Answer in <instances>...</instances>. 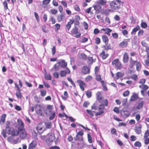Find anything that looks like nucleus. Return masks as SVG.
<instances>
[{
  "label": "nucleus",
  "instance_id": "6",
  "mask_svg": "<svg viewBox=\"0 0 149 149\" xmlns=\"http://www.w3.org/2000/svg\"><path fill=\"white\" fill-rule=\"evenodd\" d=\"M84 134V132L81 130L77 133V135L75 138V141L79 140L80 141L83 140V136Z\"/></svg>",
  "mask_w": 149,
  "mask_h": 149
},
{
  "label": "nucleus",
  "instance_id": "27",
  "mask_svg": "<svg viewBox=\"0 0 149 149\" xmlns=\"http://www.w3.org/2000/svg\"><path fill=\"white\" fill-rule=\"evenodd\" d=\"M73 21L72 20L70 19V22H68L66 26V27L68 30H69L71 27V25L72 24Z\"/></svg>",
  "mask_w": 149,
  "mask_h": 149
},
{
  "label": "nucleus",
  "instance_id": "55",
  "mask_svg": "<svg viewBox=\"0 0 149 149\" xmlns=\"http://www.w3.org/2000/svg\"><path fill=\"white\" fill-rule=\"evenodd\" d=\"M50 114H51V115L49 117V119L50 120H52L54 118L55 113L54 112L53 113H51Z\"/></svg>",
  "mask_w": 149,
  "mask_h": 149
},
{
  "label": "nucleus",
  "instance_id": "62",
  "mask_svg": "<svg viewBox=\"0 0 149 149\" xmlns=\"http://www.w3.org/2000/svg\"><path fill=\"white\" fill-rule=\"evenodd\" d=\"M83 25L84 27V29L86 30H87L88 28V24L86 22H83Z\"/></svg>",
  "mask_w": 149,
  "mask_h": 149
},
{
  "label": "nucleus",
  "instance_id": "56",
  "mask_svg": "<svg viewBox=\"0 0 149 149\" xmlns=\"http://www.w3.org/2000/svg\"><path fill=\"white\" fill-rule=\"evenodd\" d=\"M7 140L8 142L12 143L13 142V139L12 136H10L8 138Z\"/></svg>",
  "mask_w": 149,
  "mask_h": 149
},
{
  "label": "nucleus",
  "instance_id": "57",
  "mask_svg": "<svg viewBox=\"0 0 149 149\" xmlns=\"http://www.w3.org/2000/svg\"><path fill=\"white\" fill-rule=\"evenodd\" d=\"M93 78L91 76H88L85 78V80L86 81H91L92 79Z\"/></svg>",
  "mask_w": 149,
  "mask_h": 149
},
{
  "label": "nucleus",
  "instance_id": "33",
  "mask_svg": "<svg viewBox=\"0 0 149 149\" xmlns=\"http://www.w3.org/2000/svg\"><path fill=\"white\" fill-rule=\"evenodd\" d=\"M110 11V9H104L103 10H102L101 13L103 14H105L106 15H107L109 14V13Z\"/></svg>",
  "mask_w": 149,
  "mask_h": 149
},
{
  "label": "nucleus",
  "instance_id": "10",
  "mask_svg": "<svg viewBox=\"0 0 149 149\" xmlns=\"http://www.w3.org/2000/svg\"><path fill=\"white\" fill-rule=\"evenodd\" d=\"M77 82L79 84L81 90L83 91H84V86H86V84L82 81L79 79L77 81Z\"/></svg>",
  "mask_w": 149,
  "mask_h": 149
},
{
  "label": "nucleus",
  "instance_id": "34",
  "mask_svg": "<svg viewBox=\"0 0 149 149\" xmlns=\"http://www.w3.org/2000/svg\"><path fill=\"white\" fill-rule=\"evenodd\" d=\"M100 103H102L101 104H103L104 107L107 106L108 105V102L107 100L106 99H103L102 100V102Z\"/></svg>",
  "mask_w": 149,
  "mask_h": 149
},
{
  "label": "nucleus",
  "instance_id": "53",
  "mask_svg": "<svg viewBox=\"0 0 149 149\" xmlns=\"http://www.w3.org/2000/svg\"><path fill=\"white\" fill-rule=\"evenodd\" d=\"M111 133L112 134H116V131L115 129L112 128L111 129Z\"/></svg>",
  "mask_w": 149,
  "mask_h": 149
},
{
  "label": "nucleus",
  "instance_id": "58",
  "mask_svg": "<svg viewBox=\"0 0 149 149\" xmlns=\"http://www.w3.org/2000/svg\"><path fill=\"white\" fill-rule=\"evenodd\" d=\"M56 48L55 46H54L52 49V55H54L56 52Z\"/></svg>",
  "mask_w": 149,
  "mask_h": 149
},
{
  "label": "nucleus",
  "instance_id": "15",
  "mask_svg": "<svg viewBox=\"0 0 149 149\" xmlns=\"http://www.w3.org/2000/svg\"><path fill=\"white\" fill-rule=\"evenodd\" d=\"M65 17V13H62L59 14L57 17V21L58 22H61L63 20Z\"/></svg>",
  "mask_w": 149,
  "mask_h": 149
},
{
  "label": "nucleus",
  "instance_id": "4",
  "mask_svg": "<svg viewBox=\"0 0 149 149\" xmlns=\"http://www.w3.org/2000/svg\"><path fill=\"white\" fill-rule=\"evenodd\" d=\"M36 128L38 132L40 134H42L43 132L46 131V129L45 128V126L44 125L43 123H42V122L38 125Z\"/></svg>",
  "mask_w": 149,
  "mask_h": 149
},
{
  "label": "nucleus",
  "instance_id": "19",
  "mask_svg": "<svg viewBox=\"0 0 149 149\" xmlns=\"http://www.w3.org/2000/svg\"><path fill=\"white\" fill-rule=\"evenodd\" d=\"M52 106L48 105L47 107V109L46 110V113L47 114H49L51 113L52 112Z\"/></svg>",
  "mask_w": 149,
  "mask_h": 149
},
{
  "label": "nucleus",
  "instance_id": "24",
  "mask_svg": "<svg viewBox=\"0 0 149 149\" xmlns=\"http://www.w3.org/2000/svg\"><path fill=\"white\" fill-rule=\"evenodd\" d=\"M100 56L103 59H105L108 57L109 54L107 53L105 54V52L103 51L100 54Z\"/></svg>",
  "mask_w": 149,
  "mask_h": 149
},
{
  "label": "nucleus",
  "instance_id": "35",
  "mask_svg": "<svg viewBox=\"0 0 149 149\" xmlns=\"http://www.w3.org/2000/svg\"><path fill=\"white\" fill-rule=\"evenodd\" d=\"M101 83L103 87V90L105 91H107V88L106 86V84L104 82V81H101Z\"/></svg>",
  "mask_w": 149,
  "mask_h": 149
},
{
  "label": "nucleus",
  "instance_id": "48",
  "mask_svg": "<svg viewBox=\"0 0 149 149\" xmlns=\"http://www.w3.org/2000/svg\"><path fill=\"white\" fill-rule=\"evenodd\" d=\"M88 138V142L90 143H91L92 142V139L91 135L88 134H87Z\"/></svg>",
  "mask_w": 149,
  "mask_h": 149
},
{
  "label": "nucleus",
  "instance_id": "16",
  "mask_svg": "<svg viewBox=\"0 0 149 149\" xmlns=\"http://www.w3.org/2000/svg\"><path fill=\"white\" fill-rule=\"evenodd\" d=\"M82 72L84 74H86L89 73L90 70L86 66H84L82 69Z\"/></svg>",
  "mask_w": 149,
  "mask_h": 149
},
{
  "label": "nucleus",
  "instance_id": "32",
  "mask_svg": "<svg viewBox=\"0 0 149 149\" xmlns=\"http://www.w3.org/2000/svg\"><path fill=\"white\" fill-rule=\"evenodd\" d=\"M134 146L135 147L140 148L141 146L142 145L140 141H137L134 143Z\"/></svg>",
  "mask_w": 149,
  "mask_h": 149
},
{
  "label": "nucleus",
  "instance_id": "12",
  "mask_svg": "<svg viewBox=\"0 0 149 149\" xmlns=\"http://www.w3.org/2000/svg\"><path fill=\"white\" fill-rule=\"evenodd\" d=\"M37 145V142L35 141H33L29 145L28 149H34Z\"/></svg>",
  "mask_w": 149,
  "mask_h": 149
},
{
  "label": "nucleus",
  "instance_id": "2",
  "mask_svg": "<svg viewBox=\"0 0 149 149\" xmlns=\"http://www.w3.org/2000/svg\"><path fill=\"white\" fill-rule=\"evenodd\" d=\"M109 5L111 8L115 10L118 9L120 8V3L116 1H111L109 3Z\"/></svg>",
  "mask_w": 149,
  "mask_h": 149
},
{
  "label": "nucleus",
  "instance_id": "17",
  "mask_svg": "<svg viewBox=\"0 0 149 149\" xmlns=\"http://www.w3.org/2000/svg\"><path fill=\"white\" fill-rule=\"evenodd\" d=\"M141 127L140 125L138 126H136L135 127V131L136 134H140L141 133Z\"/></svg>",
  "mask_w": 149,
  "mask_h": 149
},
{
  "label": "nucleus",
  "instance_id": "64",
  "mask_svg": "<svg viewBox=\"0 0 149 149\" xmlns=\"http://www.w3.org/2000/svg\"><path fill=\"white\" fill-rule=\"evenodd\" d=\"M49 149H60L59 147L57 146H52L49 147Z\"/></svg>",
  "mask_w": 149,
  "mask_h": 149
},
{
  "label": "nucleus",
  "instance_id": "3",
  "mask_svg": "<svg viewBox=\"0 0 149 149\" xmlns=\"http://www.w3.org/2000/svg\"><path fill=\"white\" fill-rule=\"evenodd\" d=\"M6 130L7 133L9 134H11L12 136H17L18 134L17 130L12 127H9V125H7Z\"/></svg>",
  "mask_w": 149,
  "mask_h": 149
},
{
  "label": "nucleus",
  "instance_id": "25",
  "mask_svg": "<svg viewBox=\"0 0 149 149\" xmlns=\"http://www.w3.org/2000/svg\"><path fill=\"white\" fill-rule=\"evenodd\" d=\"M106 0H99L97 1L98 4H100L102 5H105L107 3Z\"/></svg>",
  "mask_w": 149,
  "mask_h": 149
},
{
  "label": "nucleus",
  "instance_id": "54",
  "mask_svg": "<svg viewBox=\"0 0 149 149\" xmlns=\"http://www.w3.org/2000/svg\"><path fill=\"white\" fill-rule=\"evenodd\" d=\"M149 136V130H147L145 132L143 137L144 138L148 137Z\"/></svg>",
  "mask_w": 149,
  "mask_h": 149
},
{
  "label": "nucleus",
  "instance_id": "22",
  "mask_svg": "<svg viewBox=\"0 0 149 149\" xmlns=\"http://www.w3.org/2000/svg\"><path fill=\"white\" fill-rule=\"evenodd\" d=\"M129 57L127 53L125 52L124 55L123 57V62L124 63H126L128 61Z\"/></svg>",
  "mask_w": 149,
  "mask_h": 149
},
{
  "label": "nucleus",
  "instance_id": "61",
  "mask_svg": "<svg viewBox=\"0 0 149 149\" xmlns=\"http://www.w3.org/2000/svg\"><path fill=\"white\" fill-rule=\"evenodd\" d=\"M59 74L58 72H55L53 73V76L55 78H58L59 77Z\"/></svg>",
  "mask_w": 149,
  "mask_h": 149
},
{
  "label": "nucleus",
  "instance_id": "42",
  "mask_svg": "<svg viewBox=\"0 0 149 149\" xmlns=\"http://www.w3.org/2000/svg\"><path fill=\"white\" fill-rule=\"evenodd\" d=\"M136 70L138 71H139L141 69V64L140 62H137L136 64Z\"/></svg>",
  "mask_w": 149,
  "mask_h": 149
},
{
  "label": "nucleus",
  "instance_id": "28",
  "mask_svg": "<svg viewBox=\"0 0 149 149\" xmlns=\"http://www.w3.org/2000/svg\"><path fill=\"white\" fill-rule=\"evenodd\" d=\"M102 38L103 41L105 43V44L107 45L108 42V39L107 36L104 35L102 36Z\"/></svg>",
  "mask_w": 149,
  "mask_h": 149
},
{
  "label": "nucleus",
  "instance_id": "45",
  "mask_svg": "<svg viewBox=\"0 0 149 149\" xmlns=\"http://www.w3.org/2000/svg\"><path fill=\"white\" fill-rule=\"evenodd\" d=\"M136 139V137L134 135H131L130 137V140L131 141H134Z\"/></svg>",
  "mask_w": 149,
  "mask_h": 149
},
{
  "label": "nucleus",
  "instance_id": "47",
  "mask_svg": "<svg viewBox=\"0 0 149 149\" xmlns=\"http://www.w3.org/2000/svg\"><path fill=\"white\" fill-rule=\"evenodd\" d=\"M143 139L144 140V143L146 145H148L149 143V138L148 137L144 138Z\"/></svg>",
  "mask_w": 149,
  "mask_h": 149
},
{
  "label": "nucleus",
  "instance_id": "51",
  "mask_svg": "<svg viewBox=\"0 0 149 149\" xmlns=\"http://www.w3.org/2000/svg\"><path fill=\"white\" fill-rule=\"evenodd\" d=\"M6 132H7L6 131V130H3L1 133V134L3 136V137H4V138H6Z\"/></svg>",
  "mask_w": 149,
  "mask_h": 149
},
{
  "label": "nucleus",
  "instance_id": "59",
  "mask_svg": "<svg viewBox=\"0 0 149 149\" xmlns=\"http://www.w3.org/2000/svg\"><path fill=\"white\" fill-rule=\"evenodd\" d=\"M92 93L91 91H88L86 93V95L88 98H90L91 96Z\"/></svg>",
  "mask_w": 149,
  "mask_h": 149
},
{
  "label": "nucleus",
  "instance_id": "50",
  "mask_svg": "<svg viewBox=\"0 0 149 149\" xmlns=\"http://www.w3.org/2000/svg\"><path fill=\"white\" fill-rule=\"evenodd\" d=\"M141 26L142 28L144 29L146 28L147 26V24L144 22H142L141 24Z\"/></svg>",
  "mask_w": 149,
  "mask_h": 149
},
{
  "label": "nucleus",
  "instance_id": "36",
  "mask_svg": "<svg viewBox=\"0 0 149 149\" xmlns=\"http://www.w3.org/2000/svg\"><path fill=\"white\" fill-rule=\"evenodd\" d=\"M78 29L77 27L75 26L71 31V33L73 34H76L78 33Z\"/></svg>",
  "mask_w": 149,
  "mask_h": 149
},
{
  "label": "nucleus",
  "instance_id": "39",
  "mask_svg": "<svg viewBox=\"0 0 149 149\" xmlns=\"http://www.w3.org/2000/svg\"><path fill=\"white\" fill-rule=\"evenodd\" d=\"M3 4L4 6V8L5 10H6L8 9V4L6 1H4L3 3Z\"/></svg>",
  "mask_w": 149,
  "mask_h": 149
},
{
  "label": "nucleus",
  "instance_id": "5",
  "mask_svg": "<svg viewBox=\"0 0 149 149\" xmlns=\"http://www.w3.org/2000/svg\"><path fill=\"white\" fill-rule=\"evenodd\" d=\"M55 137L54 133H48L46 138V141L47 142H52L55 139Z\"/></svg>",
  "mask_w": 149,
  "mask_h": 149
},
{
  "label": "nucleus",
  "instance_id": "60",
  "mask_svg": "<svg viewBox=\"0 0 149 149\" xmlns=\"http://www.w3.org/2000/svg\"><path fill=\"white\" fill-rule=\"evenodd\" d=\"M131 78L135 81L137 79V76L135 74H132L131 76Z\"/></svg>",
  "mask_w": 149,
  "mask_h": 149
},
{
  "label": "nucleus",
  "instance_id": "63",
  "mask_svg": "<svg viewBox=\"0 0 149 149\" xmlns=\"http://www.w3.org/2000/svg\"><path fill=\"white\" fill-rule=\"evenodd\" d=\"M129 93L130 92L129 91H127L123 93V95L124 96H127L129 95Z\"/></svg>",
  "mask_w": 149,
  "mask_h": 149
},
{
  "label": "nucleus",
  "instance_id": "29",
  "mask_svg": "<svg viewBox=\"0 0 149 149\" xmlns=\"http://www.w3.org/2000/svg\"><path fill=\"white\" fill-rule=\"evenodd\" d=\"M139 87L140 88L143 89V90H146L148 88V86L147 85L144 84L140 85Z\"/></svg>",
  "mask_w": 149,
  "mask_h": 149
},
{
  "label": "nucleus",
  "instance_id": "37",
  "mask_svg": "<svg viewBox=\"0 0 149 149\" xmlns=\"http://www.w3.org/2000/svg\"><path fill=\"white\" fill-rule=\"evenodd\" d=\"M40 92L41 95L42 97L45 96L46 94L47 91L45 90H40Z\"/></svg>",
  "mask_w": 149,
  "mask_h": 149
},
{
  "label": "nucleus",
  "instance_id": "8",
  "mask_svg": "<svg viewBox=\"0 0 149 149\" xmlns=\"http://www.w3.org/2000/svg\"><path fill=\"white\" fill-rule=\"evenodd\" d=\"M112 64L115 65L116 68L118 69H120L121 67L120 63L119 62L118 59H116L112 62Z\"/></svg>",
  "mask_w": 149,
  "mask_h": 149
},
{
  "label": "nucleus",
  "instance_id": "13",
  "mask_svg": "<svg viewBox=\"0 0 149 149\" xmlns=\"http://www.w3.org/2000/svg\"><path fill=\"white\" fill-rule=\"evenodd\" d=\"M43 123L44 125L45 126V128L46 130L47 129L51 128L52 127V124L51 122H42Z\"/></svg>",
  "mask_w": 149,
  "mask_h": 149
},
{
  "label": "nucleus",
  "instance_id": "20",
  "mask_svg": "<svg viewBox=\"0 0 149 149\" xmlns=\"http://www.w3.org/2000/svg\"><path fill=\"white\" fill-rule=\"evenodd\" d=\"M60 63V65L63 68H66L67 63L65 62L64 60H61L59 62Z\"/></svg>",
  "mask_w": 149,
  "mask_h": 149
},
{
  "label": "nucleus",
  "instance_id": "30",
  "mask_svg": "<svg viewBox=\"0 0 149 149\" xmlns=\"http://www.w3.org/2000/svg\"><path fill=\"white\" fill-rule=\"evenodd\" d=\"M60 66V63L59 62L57 63L54 65V70L56 71L58 70H59Z\"/></svg>",
  "mask_w": 149,
  "mask_h": 149
},
{
  "label": "nucleus",
  "instance_id": "14",
  "mask_svg": "<svg viewBox=\"0 0 149 149\" xmlns=\"http://www.w3.org/2000/svg\"><path fill=\"white\" fill-rule=\"evenodd\" d=\"M35 108L36 112L42 115V106L39 104H37L35 106Z\"/></svg>",
  "mask_w": 149,
  "mask_h": 149
},
{
  "label": "nucleus",
  "instance_id": "21",
  "mask_svg": "<svg viewBox=\"0 0 149 149\" xmlns=\"http://www.w3.org/2000/svg\"><path fill=\"white\" fill-rule=\"evenodd\" d=\"M116 79H118L120 78L123 77L124 75V72H118L116 74Z\"/></svg>",
  "mask_w": 149,
  "mask_h": 149
},
{
  "label": "nucleus",
  "instance_id": "23",
  "mask_svg": "<svg viewBox=\"0 0 149 149\" xmlns=\"http://www.w3.org/2000/svg\"><path fill=\"white\" fill-rule=\"evenodd\" d=\"M59 115L60 117H63L65 116L66 118H69V120H70V121H74L75 120H76L75 119L73 118L72 117H68L67 116V115L65 114H63L61 113H60L59 114Z\"/></svg>",
  "mask_w": 149,
  "mask_h": 149
},
{
  "label": "nucleus",
  "instance_id": "46",
  "mask_svg": "<svg viewBox=\"0 0 149 149\" xmlns=\"http://www.w3.org/2000/svg\"><path fill=\"white\" fill-rule=\"evenodd\" d=\"M143 102H141L139 103L138 106L136 107V108L138 109H139L142 108L143 107Z\"/></svg>",
  "mask_w": 149,
  "mask_h": 149
},
{
  "label": "nucleus",
  "instance_id": "43",
  "mask_svg": "<svg viewBox=\"0 0 149 149\" xmlns=\"http://www.w3.org/2000/svg\"><path fill=\"white\" fill-rule=\"evenodd\" d=\"M55 30L56 31H58L60 28V25L59 24H56L55 25Z\"/></svg>",
  "mask_w": 149,
  "mask_h": 149
},
{
  "label": "nucleus",
  "instance_id": "11",
  "mask_svg": "<svg viewBox=\"0 0 149 149\" xmlns=\"http://www.w3.org/2000/svg\"><path fill=\"white\" fill-rule=\"evenodd\" d=\"M70 73V71L68 68H66V71L61 70L60 72V74L61 77L65 76L67 74H69Z\"/></svg>",
  "mask_w": 149,
  "mask_h": 149
},
{
  "label": "nucleus",
  "instance_id": "40",
  "mask_svg": "<svg viewBox=\"0 0 149 149\" xmlns=\"http://www.w3.org/2000/svg\"><path fill=\"white\" fill-rule=\"evenodd\" d=\"M45 79L47 80H51L52 79L51 78V76L50 74H46L45 75Z\"/></svg>",
  "mask_w": 149,
  "mask_h": 149
},
{
  "label": "nucleus",
  "instance_id": "49",
  "mask_svg": "<svg viewBox=\"0 0 149 149\" xmlns=\"http://www.w3.org/2000/svg\"><path fill=\"white\" fill-rule=\"evenodd\" d=\"M6 117V114H2L1 117L0 121H5Z\"/></svg>",
  "mask_w": 149,
  "mask_h": 149
},
{
  "label": "nucleus",
  "instance_id": "52",
  "mask_svg": "<svg viewBox=\"0 0 149 149\" xmlns=\"http://www.w3.org/2000/svg\"><path fill=\"white\" fill-rule=\"evenodd\" d=\"M50 12L54 15L56 14L57 13V10L55 9H52L50 10Z\"/></svg>",
  "mask_w": 149,
  "mask_h": 149
},
{
  "label": "nucleus",
  "instance_id": "26",
  "mask_svg": "<svg viewBox=\"0 0 149 149\" xmlns=\"http://www.w3.org/2000/svg\"><path fill=\"white\" fill-rule=\"evenodd\" d=\"M140 27L139 25H137L134 28L131 32V34H135V33L138 30L140 29Z\"/></svg>",
  "mask_w": 149,
  "mask_h": 149
},
{
  "label": "nucleus",
  "instance_id": "31",
  "mask_svg": "<svg viewBox=\"0 0 149 149\" xmlns=\"http://www.w3.org/2000/svg\"><path fill=\"white\" fill-rule=\"evenodd\" d=\"M138 98V95L135 93H134L133 94V95L131 96L130 99V100L131 101H134L137 99Z\"/></svg>",
  "mask_w": 149,
  "mask_h": 149
},
{
  "label": "nucleus",
  "instance_id": "9",
  "mask_svg": "<svg viewBox=\"0 0 149 149\" xmlns=\"http://www.w3.org/2000/svg\"><path fill=\"white\" fill-rule=\"evenodd\" d=\"M129 39H124L122 42L119 44V46L122 48H124L126 47L128 43Z\"/></svg>",
  "mask_w": 149,
  "mask_h": 149
},
{
  "label": "nucleus",
  "instance_id": "44",
  "mask_svg": "<svg viewBox=\"0 0 149 149\" xmlns=\"http://www.w3.org/2000/svg\"><path fill=\"white\" fill-rule=\"evenodd\" d=\"M50 1L51 0H44L42 1V4L45 5H47L49 3Z\"/></svg>",
  "mask_w": 149,
  "mask_h": 149
},
{
  "label": "nucleus",
  "instance_id": "7",
  "mask_svg": "<svg viewBox=\"0 0 149 149\" xmlns=\"http://www.w3.org/2000/svg\"><path fill=\"white\" fill-rule=\"evenodd\" d=\"M105 107L102 104H101L98 107L99 111L97 112L95 114L96 116H98L102 115L104 112V110Z\"/></svg>",
  "mask_w": 149,
  "mask_h": 149
},
{
  "label": "nucleus",
  "instance_id": "18",
  "mask_svg": "<svg viewBox=\"0 0 149 149\" xmlns=\"http://www.w3.org/2000/svg\"><path fill=\"white\" fill-rule=\"evenodd\" d=\"M96 97L97 100L100 102H102V100L103 99L102 97V94L100 92H97L96 93Z\"/></svg>",
  "mask_w": 149,
  "mask_h": 149
},
{
  "label": "nucleus",
  "instance_id": "41",
  "mask_svg": "<svg viewBox=\"0 0 149 149\" xmlns=\"http://www.w3.org/2000/svg\"><path fill=\"white\" fill-rule=\"evenodd\" d=\"M16 95L17 97L18 98H21L22 95L21 93L20 90L19 91H17L16 93Z\"/></svg>",
  "mask_w": 149,
  "mask_h": 149
},
{
  "label": "nucleus",
  "instance_id": "38",
  "mask_svg": "<svg viewBox=\"0 0 149 149\" xmlns=\"http://www.w3.org/2000/svg\"><path fill=\"white\" fill-rule=\"evenodd\" d=\"M93 7L94 8V10L97 11L100 10L102 8L101 6L99 5H94Z\"/></svg>",
  "mask_w": 149,
  "mask_h": 149
},
{
  "label": "nucleus",
  "instance_id": "1",
  "mask_svg": "<svg viewBox=\"0 0 149 149\" xmlns=\"http://www.w3.org/2000/svg\"><path fill=\"white\" fill-rule=\"evenodd\" d=\"M17 126L18 127L17 130L18 133V135H19L20 137L22 139L26 138L27 136V134L24 128V124L23 122H17Z\"/></svg>",
  "mask_w": 149,
  "mask_h": 149
}]
</instances>
